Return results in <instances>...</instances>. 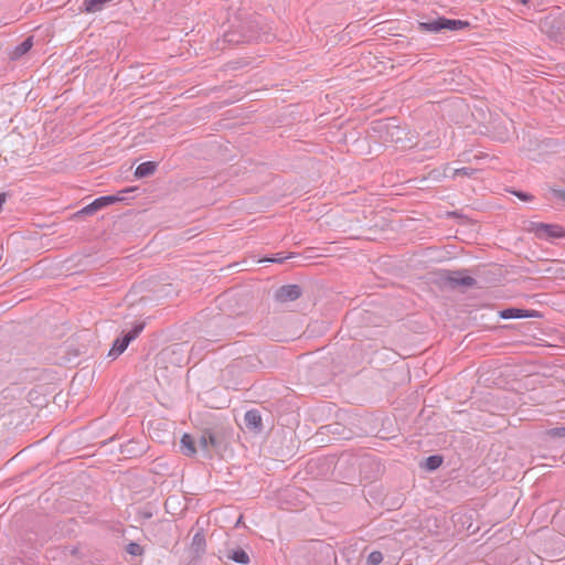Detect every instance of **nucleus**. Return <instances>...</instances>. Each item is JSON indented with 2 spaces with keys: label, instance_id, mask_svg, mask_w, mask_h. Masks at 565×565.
<instances>
[{
  "label": "nucleus",
  "instance_id": "nucleus-1",
  "mask_svg": "<svg viewBox=\"0 0 565 565\" xmlns=\"http://www.w3.org/2000/svg\"><path fill=\"white\" fill-rule=\"evenodd\" d=\"M469 25L468 21L435 17L429 18L426 21H419L417 29L425 33H441L445 31L463 30Z\"/></svg>",
  "mask_w": 565,
  "mask_h": 565
},
{
  "label": "nucleus",
  "instance_id": "nucleus-2",
  "mask_svg": "<svg viewBox=\"0 0 565 565\" xmlns=\"http://www.w3.org/2000/svg\"><path fill=\"white\" fill-rule=\"evenodd\" d=\"M540 30L553 41H562L565 35V14L550 13L540 21Z\"/></svg>",
  "mask_w": 565,
  "mask_h": 565
},
{
  "label": "nucleus",
  "instance_id": "nucleus-3",
  "mask_svg": "<svg viewBox=\"0 0 565 565\" xmlns=\"http://www.w3.org/2000/svg\"><path fill=\"white\" fill-rule=\"evenodd\" d=\"M145 326V322H138L134 326V328L130 331L125 333L121 338H117L114 341L113 347L108 352V355L116 359L121 353H124L128 345L130 344V342L134 341L142 332Z\"/></svg>",
  "mask_w": 565,
  "mask_h": 565
},
{
  "label": "nucleus",
  "instance_id": "nucleus-4",
  "mask_svg": "<svg viewBox=\"0 0 565 565\" xmlns=\"http://www.w3.org/2000/svg\"><path fill=\"white\" fill-rule=\"evenodd\" d=\"M223 446V436L220 431L213 429H206L202 431L199 438V447L207 456L211 455V450H220Z\"/></svg>",
  "mask_w": 565,
  "mask_h": 565
},
{
  "label": "nucleus",
  "instance_id": "nucleus-5",
  "mask_svg": "<svg viewBox=\"0 0 565 565\" xmlns=\"http://www.w3.org/2000/svg\"><path fill=\"white\" fill-rule=\"evenodd\" d=\"M530 230L542 239L565 237V231L557 224L532 223Z\"/></svg>",
  "mask_w": 565,
  "mask_h": 565
},
{
  "label": "nucleus",
  "instance_id": "nucleus-6",
  "mask_svg": "<svg viewBox=\"0 0 565 565\" xmlns=\"http://www.w3.org/2000/svg\"><path fill=\"white\" fill-rule=\"evenodd\" d=\"M445 279L451 287L463 286L471 288L477 285V280L466 274V270H447L443 274Z\"/></svg>",
  "mask_w": 565,
  "mask_h": 565
},
{
  "label": "nucleus",
  "instance_id": "nucleus-7",
  "mask_svg": "<svg viewBox=\"0 0 565 565\" xmlns=\"http://www.w3.org/2000/svg\"><path fill=\"white\" fill-rule=\"evenodd\" d=\"M380 132H384L383 141L391 143H401L403 141V136L405 135V129L391 124H380L376 128Z\"/></svg>",
  "mask_w": 565,
  "mask_h": 565
},
{
  "label": "nucleus",
  "instance_id": "nucleus-8",
  "mask_svg": "<svg viewBox=\"0 0 565 565\" xmlns=\"http://www.w3.org/2000/svg\"><path fill=\"white\" fill-rule=\"evenodd\" d=\"M120 201V198L116 196V195H105V196H99L97 199H95L92 203H89L88 205H86L85 207H83L78 213L79 214H93L113 203H116Z\"/></svg>",
  "mask_w": 565,
  "mask_h": 565
},
{
  "label": "nucleus",
  "instance_id": "nucleus-9",
  "mask_svg": "<svg viewBox=\"0 0 565 565\" xmlns=\"http://www.w3.org/2000/svg\"><path fill=\"white\" fill-rule=\"evenodd\" d=\"M302 291L298 285H284L276 290L275 298L279 302H288L298 299Z\"/></svg>",
  "mask_w": 565,
  "mask_h": 565
},
{
  "label": "nucleus",
  "instance_id": "nucleus-10",
  "mask_svg": "<svg viewBox=\"0 0 565 565\" xmlns=\"http://www.w3.org/2000/svg\"><path fill=\"white\" fill-rule=\"evenodd\" d=\"M500 318L502 319H522V318H536L541 315L535 310H526L520 308H507L500 311Z\"/></svg>",
  "mask_w": 565,
  "mask_h": 565
},
{
  "label": "nucleus",
  "instance_id": "nucleus-11",
  "mask_svg": "<svg viewBox=\"0 0 565 565\" xmlns=\"http://www.w3.org/2000/svg\"><path fill=\"white\" fill-rule=\"evenodd\" d=\"M243 30L241 25L235 30H230L224 33L223 35V42L228 44H241V43H248L250 42V38L254 36V34H243Z\"/></svg>",
  "mask_w": 565,
  "mask_h": 565
},
{
  "label": "nucleus",
  "instance_id": "nucleus-12",
  "mask_svg": "<svg viewBox=\"0 0 565 565\" xmlns=\"http://www.w3.org/2000/svg\"><path fill=\"white\" fill-rule=\"evenodd\" d=\"M245 426L255 433H260L263 430V420L259 411L250 409L245 413L244 416Z\"/></svg>",
  "mask_w": 565,
  "mask_h": 565
},
{
  "label": "nucleus",
  "instance_id": "nucleus-13",
  "mask_svg": "<svg viewBox=\"0 0 565 565\" xmlns=\"http://www.w3.org/2000/svg\"><path fill=\"white\" fill-rule=\"evenodd\" d=\"M225 555L228 559H231L237 564H241V565H247L250 562V558H249V555L247 554V552L241 547L235 548V550L228 548V550H226Z\"/></svg>",
  "mask_w": 565,
  "mask_h": 565
},
{
  "label": "nucleus",
  "instance_id": "nucleus-14",
  "mask_svg": "<svg viewBox=\"0 0 565 565\" xmlns=\"http://www.w3.org/2000/svg\"><path fill=\"white\" fill-rule=\"evenodd\" d=\"M157 170V163L154 161H146L140 163L135 170V177L138 179L147 178L152 175Z\"/></svg>",
  "mask_w": 565,
  "mask_h": 565
},
{
  "label": "nucleus",
  "instance_id": "nucleus-15",
  "mask_svg": "<svg viewBox=\"0 0 565 565\" xmlns=\"http://www.w3.org/2000/svg\"><path fill=\"white\" fill-rule=\"evenodd\" d=\"M241 28L243 30V34H254L253 38H250L252 41H258L262 39V34L259 32L258 22L255 20H246L241 24Z\"/></svg>",
  "mask_w": 565,
  "mask_h": 565
},
{
  "label": "nucleus",
  "instance_id": "nucleus-16",
  "mask_svg": "<svg viewBox=\"0 0 565 565\" xmlns=\"http://www.w3.org/2000/svg\"><path fill=\"white\" fill-rule=\"evenodd\" d=\"M477 172L476 169L462 167V168H456L452 169L449 164L445 168V175L457 178V177H472Z\"/></svg>",
  "mask_w": 565,
  "mask_h": 565
},
{
  "label": "nucleus",
  "instance_id": "nucleus-17",
  "mask_svg": "<svg viewBox=\"0 0 565 565\" xmlns=\"http://www.w3.org/2000/svg\"><path fill=\"white\" fill-rule=\"evenodd\" d=\"M205 535L203 531H198L192 539L191 548L199 556L205 552Z\"/></svg>",
  "mask_w": 565,
  "mask_h": 565
},
{
  "label": "nucleus",
  "instance_id": "nucleus-18",
  "mask_svg": "<svg viewBox=\"0 0 565 565\" xmlns=\"http://www.w3.org/2000/svg\"><path fill=\"white\" fill-rule=\"evenodd\" d=\"M181 450L185 456H193L196 452L195 443L191 435L184 434L181 438Z\"/></svg>",
  "mask_w": 565,
  "mask_h": 565
},
{
  "label": "nucleus",
  "instance_id": "nucleus-19",
  "mask_svg": "<svg viewBox=\"0 0 565 565\" xmlns=\"http://www.w3.org/2000/svg\"><path fill=\"white\" fill-rule=\"evenodd\" d=\"M443 457L439 455H431L425 459V462L420 465L422 468L434 471L438 469L443 463Z\"/></svg>",
  "mask_w": 565,
  "mask_h": 565
},
{
  "label": "nucleus",
  "instance_id": "nucleus-20",
  "mask_svg": "<svg viewBox=\"0 0 565 565\" xmlns=\"http://www.w3.org/2000/svg\"><path fill=\"white\" fill-rule=\"evenodd\" d=\"M33 45L32 38L25 39L23 42H21L19 45H17L13 50L12 57L19 58L25 53H28Z\"/></svg>",
  "mask_w": 565,
  "mask_h": 565
},
{
  "label": "nucleus",
  "instance_id": "nucleus-21",
  "mask_svg": "<svg viewBox=\"0 0 565 565\" xmlns=\"http://www.w3.org/2000/svg\"><path fill=\"white\" fill-rule=\"evenodd\" d=\"M383 561V554L380 551H373L370 553L366 559L367 565H379Z\"/></svg>",
  "mask_w": 565,
  "mask_h": 565
},
{
  "label": "nucleus",
  "instance_id": "nucleus-22",
  "mask_svg": "<svg viewBox=\"0 0 565 565\" xmlns=\"http://www.w3.org/2000/svg\"><path fill=\"white\" fill-rule=\"evenodd\" d=\"M126 551L130 555L139 556L142 554L143 548L138 543L131 542L127 545Z\"/></svg>",
  "mask_w": 565,
  "mask_h": 565
},
{
  "label": "nucleus",
  "instance_id": "nucleus-23",
  "mask_svg": "<svg viewBox=\"0 0 565 565\" xmlns=\"http://www.w3.org/2000/svg\"><path fill=\"white\" fill-rule=\"evenodd\" d=\"M547 435L554 438L565 437V426L551 428Z\"/></svg>",
  "mask_w": 565,
  "mask_h": 565
},
{
  "label": "nucleus",
  "instance_id": "nucleus-24",
  "mask_svg": "<svg viewBox=\"0 0 565 565\" xmlns=\"http://www.w3.org/2000/svg\"><path fill=\"white\" fill-rule=\"evenodd\" d=\"M513 194L522 201H530L533 198L531 194L521 191H514Z\"/></svg>",
  "mask_w": 565,
  "mask_h": 565
},
{
  "label": "nucleus",
  "instance_id": "nucleus-25",
  "mask_svg": "<svg viewBox=\"0 0 565 565\" xmlns=\"http://www.w3.org/2000/svg\"><path fill=\"white\" fill-rule=\"evenodd\" d=\"M552 191L555 198L565 201V190L553 189Z\"/></svg>",
  "mask_w": 565,
  "mask_h": 565
},
{
  "label": "nucleus",
  "instance_id": "nucleus-26",
  "mask_svg": "<svg viewBox=\"0 0 565 565\" xmlns=\"http://www.w3.org/2000/svg\"><path fill=\"white\" fill-rule=\"evenodd\" d=\"M290 256H285V257H273V258H267L266 260L267 262H271V263H282L285 259L289 258Z\"/></svg>",
  "mask_w": 565,
  "mask_h": 565
},
{
  "label": "nucleus",
  "instance_id": "nucleus-27",
  "mask_svg": "<svg viewBox=\"0 0 565 565\" xmlns=\"http://www.w3.org/2000/svg\"><path fill=\"white\" fill-rule=\"evenodd\" d=\"M7 201V193H0V211L2 210V205Z\"/></svg>",
  "mask_w": 565,
  "mask_h": 565
},
{
  "label": "nucleus",
  "instance_id": "nucleus-28",
  "mask_svg": "<svg viewBox=\"0 0 565 565\" xmlns=\"http://www.w3.org/2000/svg\"><path fill=\"white\" fill-rule=\"evenodd\" d=\"M519 2H521L522 4H527L530 0H519Z\"/></svg>",
  "mask_w": 565,
  "mask_h": 565
}]
</instances>
